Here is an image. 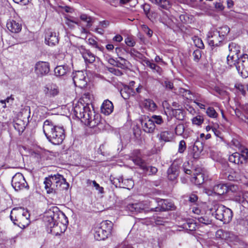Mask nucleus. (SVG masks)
<instances>
[{"label":"nucleus","mask_w":248,"mask_h":248,"mask_svg":"<svg viewBox=\"0 0 248 248\" xmlns=\"http://www.w3.org/2000/svg\"><path fill=\"white\" fill-rule=\"evenodd\" d=\"M73 112L75 116L84 124L95 128L96 132L105 129V121L101 119L98 114H95L93 110H91L88 106L78 102L74 106Z\"/></svg>","instance_id":"1"},{"label":"nucleus","mask_w":248,"mask_h":248,"mask_svg":"<svg viewBox=\"0 0 248 248\" xmlns=\"http://www.w3.org/2000/svg\"><path fill=\"white\" fill-rule=\"evenodd\" d=\"M64 218L65 222V215L60 212L57 207H53L49 209L44 217V221L46 226L50 229V232L56 236L60 235L63 233L67 229L66 224L60 221L61 218Z\"/></svg>","instance_id":"2"},{"label":"nucleus","mask_w":248,"mask_h":248,"mask_svg":"<svg viewBox=\"0 0 248 248\" xmlns=\"http://www.w3.org/2000/svg\"><path fill=\"white\" fill-rule=\"evenodd\" d=\"M43 128L46 138L53 144H60L65 138L63 127L55 125L51 120H46L44 122Z\"/></svg>","instance_id":"3"},{"label":"nucleus","mask_w":248,"mask_h":248,"mask_svg":"<svg viewBox=\"0 0 248 248\" xmlns=\"http://www.w3.org/2000/svg\"><path fill=\"white\" fill-rule=\"evenodd\" d=\"M165 200L156 199L153 201H145L138 203H130L127 209L133 213L163 211L162 209Z\"/></svg>","instance_id":"4"},{"label":"nucleus","mask_w":248,"mask_h":248,"mask_svg":"<svg viewBox=\"0 0 248 248\" xmlns=\"http://www.w3.org/2000/svg\"><path fill=\"white\" fill-rule=\"evenodd\" d=\"M215 212L213 213L215 217L224 223H229L233 216L232 211L230 208L222 204H217L214 206Z\"/></svg>","instance_id":"5"},{"label":"nucleus","mask_w":248,"mask_h":248,"mask_svg":"<svg viewBox=\"0 0 248 248\" xmlns=\"http://www.w3.org/2000/svg\"><path fill=\"white\" fill-rule=\"evenodd\" d=\"M238 73L243 78L248 77V55L244 54L237 58V62L234 63Z\"/></svg>","instance_id":"6"},{"label":"nucleus","mask_w":248,"mask_h":248,"mask_svg":"<svg viewBox=\"0 0 248 248\" xmlns=\"http://www.w3.org/2000/svg\"><path fill=\"white\" fill-rule=\"evenodd\" d=\"M72 78L75 85L80 88H85L88 82L87 73L83 71H78L73 73Z\"/></svg>","instance_id":"7"},{"label":"nucleus","mask_w":248,"mask_h":248,"mask_svg":"<svg viewBox=\"0 0 248 248\" xmlns=\"http://www.w3.org/2000/svg\"><path fill=\"white\" fill-rule=\"evenodd\" d=\"M50 71V65L47 62L39 61L36 63L34 72L38 77H42L47 75Z\"/></svg>","instance_id":"8"},{"label":"nucleus","mask_w":248,"mask_h":248,"mask_svg":"<svg viewBox=\"0 0 248 248\" xmlns=\"http://www.w3.org/2000/svg\"><path fill=\"white\" fill-rule=\"evenodd\" d=\"M12 185L16 191L26 188L28 186L24 176L20 173H17L13 177Z\"/></svg>","instance_id":"9"},{"label":"nucleus","mask_w":248,"mask_h":248,"mask_svg":"<svg viewBox=\"0 0 248 248\" xmlns=\"http://www.w3.org/2000/svg\"><path fill=\"white\" fill-rule=\"evenodd\" d=\"M242 154L235 152L229 157V160L230 162L235 164H242L248 158V149H244L241 150Z\"/></svg>","instance_id":"10"},{"label":"nucleus","mask_w":248,"mask_h":248,"mask_svg":"<svg viewBox=\"0 0 248 248\" xmlns=\"http://www.w3.org/2000/svg\"><path fill=\"white\" fill-rule=\"evenodd\" d=\"M207 40L209 45L211 46H219L223 41L222 38L216 30L208 32L207 35Z\"/></svg>","instance_id":"11"},{"label":"nucleus","mask_w":248,"mask_h":248,"mask_svg":"<svg viewBox=\"0 0 248 248\" xmlns=\"http://www.w3.org/2000/svg\"><path fill=\"white\" fill-rule=\"evenodd\" d=\"M140 123L143 130L146 133H153L155 128L153 121L150 116L143 115L140 119Z\"/></svg>","instance_id":"12"},{"label":"nucleus","mask_w":248,"mask_h":248,"mask_svg":"<svg viewBox=\"0 0 248 248\" xmlns=\"http://www.w3.org/2000/svg\"><path fill=\"white\" fill-rule=\"evenodd\" d=\"M55 180L56 178H54V175H51L45 179L44 184L45 185V188L47 193H56L57 192L58 189L56 183L57 181H55Z\"/></svg>","instance_id":"13"},{"label":"nucleus","mask_w":248,"mask_h":248,"mask_svg":"<svg viewBox=\"0 0 248 248\" xmlns=\"http://www.w3.org/2000/svg\"><path fill=\"white\" fill-rule=\"evenodd\" d=\"M78 50L81 54L86 63H91L95 61V55L90 50L81 46L78 47Z\"/></svg>","instance_id":"14"},{"label":"nucleus","mask_w":248,"mask_h":248,"mask_svg":"<svg viewBox=\"0 0 248 248\" xmlns=\"http://www.w3.org/2000/svg\"><path fill=\"white\" fill-rule=\"evenodd\" d=\"M59 35L58 33L51 31H48L45 34V43L50 46L57 45L59 42Z\"/></svg>","instance_id":"15"},{"label":"nucleus","mask_w":248,"mask_h":248,"mask_svg":"<svg viewBox=\"0 0 248 248\" xmlns=\"http://www.w3.org/2000/svg\"><path fill=\"white\" fill-rule=\"evenodd\" d=\"M43 92L46 96L53 97L59 94V89L56 84H48L44 87Z\"/></svg>","instance_id":"16"},{"label":"nucleus","mask_w":248,"mask_h":248,"mask_svg":"<svg viewBox=\"0 0 248 248\" xmlns=\"http://www.w3.org/2000/svg\"><path fill=\"white\" fill-rule=\"evenodd\" d=\"M54 178H56L55 181H57L56 186L57 189L60 190H67L69 187V184L66 182V179L63 176L58 173L54 174Z\"/></svg>","instance_id":"17"},{"label":"nucleus","mask_w":248,"mask_h":248,"mask_svg":"<svg viewBox=\"0 0 248 248\" xmlns=\"http://www.w3.org/2000/svg\"><path fill=\"white\" fill-rule=\"evenodd\" d=\"M207 178L205 177L204 174L200 170H196L193 173V176L191 178V181L196 185H201L206 182Z\"/></svg>","instance_id":"18"},{"label":"nucleus","mask_w":248,"mask_h":248,"mask_svg":"<svg viewBox=\"0 0 248 248\" xmlns=\"http://www.w3.org/2000/svg\"><path fill=\"white\" fill-rule=\"evenodd\" d=\"M229 50V58H240L239 54L240 53V46L235 43L232 42L229 44L228 46Z\"/></svg>","instance_id":"19"},{"label":"nucleus","mask_w":248,"mask_h":248,"mask_svg":"<svg viewBox=\"0 0 248 248\" xmlns=\"http://www.w3.org/2000/svg\"><path fill=\"white\" fill-rule=\"evenodd\" d=\"M7 29L13 33H18L22 29L21 24L14 19H9L7 22Z\"/></svg>","instance_id":"20"},{"label":"nucleus","mask_w":248,"mask_h":248,"mask_svg":"<svg viewBox=\"0 0 248 248\" xmlns=\"http://www.w3.org/2000/svg\"><path fill=\"white\" fill-rule=\"evenodd\" d=\"M174 18L172 16H170L166 12H163L162 15L160 16L159 21L164 25L171 28L173 27L174 24Z\"/></svg>","instance_id":"21"},{"label":"nucleus","mask_w":248,"mask_h":248,"mask_svg":"<svg viewBox=\"0 0 248 248\" xmlns=\"http://www.w3.org/2000/svg\"><path fill=\"white\" fill-rule=\"evenodd\" d=\"M114 107L112 103L109 100H105L101 107V112L106 115H109L113 110Z\"/></svg>","instance_id":"22"},{"label":"nucleus","mask_w":248,"mask_h":248,"mask_svg":"<svg viewBox=\"0 0 248 248\" xmlns=\"http://www.w3.org/2000/svg\"><path fill=\"white\" fill-rule=\"evenodd\" d=\"M152 3L156 4L159 9L169 10L171 7L169 0H149Z\"/></svg>","instance_id":"23"},{"label":"nucleus","mask_w":248,"mask_h":248,"mask_svg":"<svg viewBox=\"0 0 248 248\" xmlns=\"http://www.w3.org/2000/svg\"><path fill=\"white\" fill-rule=\"evenodd\" d=\"M142 106L147 110L154 111L157 108V105L154 101L150 99H145L141 103Z\"/></svg>","instance_id":"24"},{"label":"nucleus","mask_w":248,"mask_h":248,"mask_svg":"<svg viewBox=\"0 0 248 248\" xmlns=\"http://www.w3.org/2000/svg\"><path fill=\"white\" fill-rule=\"evenodd\" d=\"M227 184L220 183L215 185L213 188V192L218 195H223L227 192Z\"/></svg>","instance_id":"25"},{"label":"nucleus","mask_w":248,"mask_h":248,"mask_svg":"<svg viewBox=\"0 0 248 248\" xmlns=\"http://www.w3.org/2000/svg\"><path fill=\"white\" fill-rule=\"evenodd\" d=\"M94 236L97 240H104L108 236L105 231L102 229L99 226L95 228Z\"/></svg>","instance_id":"26"},{"label":"nucleus","mask_w":248,"mask_h":248,"mask_svg":"<svg viewBox=\"0 0 248 248\" xmlns=\"http://www.w3.org/2000/svg\"><path fill=\"white\" fill-rule=\"evenodd\" d=\"M168 178L170 181L175 180L178 175V169L176 166L171 165L168 170Z\"/></svg>","instance_id":"27"},{"label":"nucleus","mask_w":248,"mask_h":248,"mask_svg":"<svg viewBox=\"0 0 248 248\" xmlns=\"http://www.w3.org/2000/svg\"><path fill=\"white\" fill-rule=\"evenodd\" d=\"M113 223L109 220L103 221L100 224L99 226L103 229L109 236L111 232Z\"/></svg>","instance_id":"28"},{"label":"nucleus","mask_w":248,"mask_h":248,"mask_svg":"<svg viewBox=\"0 0 248 248\" xmlns=\"http://www.w3.org/2000/svg\"><path fill=\"white\" fill-rule=\"evenodd\" d=\"M68 71L69 68L67 65L57 66L54 69V73L57 77L64 76Z\"/></svg>","instance_id":"29"},{"label":"nucleus","mask_w":248,"mask_h":248,"mask_svg":"<svg viewBox=\"0 0 248 248\" xmlns=\"http://www.w3.org/2000/svg\"><path fill=\"white\" fill-rule=\"evenodd\" d=\"M157 137L160 140L163 141L164 142H169L172 140L173 134L171 132L165 131L161 132L158 135Z\"/></svg>","instance_id":"30"},{"label":"nucleus","mask_w":248,"mask_h":248,"mask_svg":"<svg viewBox=\"0 0 248 248\" xmlns=\"http://www.w3.org/2000/svg\"><path fill=\"white\" fill-rule=\"evenodd\" d=\"M119 59H120L122 61V62L115 61L113 59H110L109 60V62L110 64L117 66V67L120 68L121 69H124L127 66L126 63L127 61L124 58L120 56L119 57Z\"/></svg>","instance_id":"31"},{"label":"nucleus","mask_w":248,"mask_h":248,"mask_svg":"<svg viewBox=\"0 0 248 248\" xmlns=\"http://www.w3.org/2000/svg\"><path fill=\"white\" fill-rule=\"evenodd\" d=\"M144 62L146 63L147 66L149 67L152 70H153L154 72H156L160 75L162 74V69L160 66L157 65L155 63L151 62L148 59L144 60Z\"/></svg>","instance_id":"32"},{"label":"nucleus","mask_w":248,"mask_h":248,"mask_svg":"<svg viewBox=\"0 0 248 248\" xmlns=\"http://www.w3.org/2000/svg\"><path fill=\"white\" fill-rule=\"evenodd\" d=\"M133 162L136 165L139 166V167L142 169L143 171L148 170V168L146 163L140 157L136 156L132 159Z\"/></svg>","instance_id":"33"},{"label":"nucleus","mask_w":248,"mask_h":248,"mask_svg":"<svg viewBox=\"0 0 248 248\" xmlns=\"http://www.w3.org/2000/svg\"><path fill=\"white\" fill-rule=\"evenodd\" d=\"M134 186V182L131 179H124L122 178L121 185H119V187L130 189Z\"/></svg>","instance_id":"34"},{"label":"nucleus","mask_w":248,"mask_h":248,"mask_svg":"<svg viewBox=\"0 0 248 248\" xmlns=\"http://www.w3.org/2000/svg\"><path fill=\"white\" fill-rule=\"evenodd\" d=\"M196 223L194 222V221L192 219L187 220L185 223L183 224V228L190 231H194L196 230Z\"/></svg>","instance_id":"35"},{"label":"nucleus","mask_w":248,"mask_h":248,"mask_svg":"<svg viewBox=\"0 0 248 248\" xmlns=\"http://www.w3.org/2000/svg\"><path fill=\"white\" fill-rule=\"evenodd\" d=\"M219 34L220 37L224 40L225 37L229 33L230 31V28L226 25L218 28L216 30Z\"/></svg>","instance_id":"36"},{"label":"nucleus","mask_w":248,"mask_h":248,"mask_svg":"<svg viewBox=\"0 0 248 248\" xmlns=\"http://www.w3.org/2000/svg\"><path fill=\"white\" fill-rule=\"evenodd\" d=\"M172 114L174 117L179 120H183L185 117L183 111L180 108L172 109Z\"/></svg>","instance_id":"37"},{"label":"nucleus","mask_w":248,"mask_h":248,"mask_svg":"<svg viewBox=\"0 0 248 248\" xmlns=\"http://www.w3.org/2000/svg\"><path fill=\"white\" fill-rule=\"evenodd\" d=\"M131 56L136 60H145L146 58L140 52L136 51L135 49H131L129 52Z\"/></svg>","instance_id":"38"},{"label":"nucleus","mask_w":248,"mask_h":248,"mask_svg":"<svg viewBox=\"0 0 248 248\" xmlns=\"http://www.w3.org/2000/svg\"><path fill=\"white\" fill-rule=\"evenodd\" d=\"M88 43L93 47H95L98 49L100 51H103L104 48V47L97 43L94 39L93 38H89L88 39Z\"/></svg>","instance_id":"39"},{"label":"nucleus","mask_w":248,"mask_h":248,"mask_svg":"<svg viewBox=\"0 0 248 248\" xmlns=\"http://www.w3.org/2000/svg\"><path fill=\"white\" fill-rule=\"evenodd\" d=\"M87 184L88 186H90L92 184L93 186L95 187V189L98 191L99 193L102 194L104 193V188L102 186H100V185L97 183L95 181H92L90 179H88L87 180Z\"/></svg>","instance_id":"40"},{"label":"nucleus","mask_w":248,"mask_h":248,"mask_svg":"<svg viewBox=\"0 0 248 248\" xmlns=\"http://www.w3.org/2000/svg\"><path fill=\"white\" fill-rule=\"evenodd\" d=\"M159 82L166 89L172 90L174 88L173 82L167 78L160 80Z\"/></svg>","instance_id":"41"},{"label":"nucleus","mask_w":248,"mask_h":248,"mask_svg":"<svg viewBox=\"0 0 248 248\" xmlns=\"http://www.w3.org/2000/svg\"><path fill=\"white\" fill-rule=\"evenodd\" d=\"M150 117L151 120L153 121V123H154L155 125L156 124L161 125L164 123V120L163 119L161 116L153 115Z\"/></svg>","instance_id":"42"},{"label":"nucleus","mask_w":248,"mask_h":248,"mask_svg":"<svg viewBox=\"0 0 248 248\" xmlns=\"http://www.w3.org/2000/svg\"><path fill=\"white\" fill-rule=\"evenodd\" d=\"M14 211H17V214L20 216L22 215V217L23 219H26L27 220L28 219V218L30 217V215L29 214V212L27 210H25L24 208H19L17 209H14Z\"/></svg>","instance_id":"43"},{"label":"nucleus","mask_w":248,"mask_h":248,"mask_svg":"<svg viewBox=\"0 0 248 248\" xmlns=\"http://www.w3.org/2000/svg\"><path fill=\"white\" fill-rule=\"evenodd\" d=\"M179 94L187 99H191V93L190 91L180 88L179 90Z\"/></svg>","instance_id":"44"},{"label":"nucleus","mask_w":248,"mask_h":248,"mask_svg":"<svg viewBox=\"0 0 248 248\" xmlns=\"http://www.w3.org/2000/svg\"><path fill=\"white\" fill-rule=\"evenodd\" d=\"M197 219L199 223H202L204 225H209L211 223V220L207 216H197L194 217Z\"/></svg>","instance_id":"45"},{"label":"nucleus","mask_w":248,"mask_h":248,"mask_svg":"<svg viewBox=\"0 0 248 248\" xmlns=\"http://www.w3.org/2000/svg\"><path fill=\"white\" fill-rule=\"evenodd\" d=\"M206 113L208 116L212 118H217L218 116L217 113L214 108L211 107H208L207 108Z\"/></svg>","instance_id":"46"},{"label":"nucleus","mask_w":248,"mask_h":248,"mask_svg":"<svg viewBox=\"0 0 248 248\" xmlns=\"http://www.w3.org/2000/svg\"><path fill=\"white\" fill-rule=\"evenodd\" d=\"M239 202L243 204H248V191H245L242 192L241 197L239 198Z\"/></svg>","instance_id":"47"},{"label":"nucleus","mask_w":248,"mask_h":248,"mask_svg":"<svg viewBox=\"0 0 248 248\" xmlns=\"http://www.w3.org/2000/svg\"><path fill=\"white\" fill-rule=\"evenodd\" d=\"M65 24H66L70 28L73 29L75 27V24H78V20H73L68 18V17H65Z\"/></svg>","instance_id":"48"},{"label":"nucleus","mask_w":248,"mask_h":248,"mask_svg":"<svg viewBox=\"0 0 248 248\" xmlns=\"http://www.w3.org/2000/svg\"><path fill=\"white\" fill-rule=\"evenodd\" d=\"M235 87L243 95H245L246 93V89L248 90V84L244 85L241 83H237L235 85Z\"/></svg>","instance_id":"49"},{"label":"nucleus","mask_w":248,"mask_h":248,"mask_svg":"<svg viewBox=\"0 0 248 248\" xmlns=\"http://www.w3.org/2000/svg\"><path fill=\"white\" fill-rule=\"evenodd\" d=\"M203 149L202 143L200 141L197 140L193 145V150L201 153Z\"/></svg>","instance_id":"50"},{"label":"nucleus","mask_w":248,"mask_h":248,"mask_svg":"<svg viewBox=\"0 0 248 248\" xmlns=\"http://www.w3.org/2000/svg\"><path fill=\"white\" fill-rule=\"evenodd\" d=\"M194 43L195 46L201 49H203L204 47L202 39L200 38L195 37L193 39Z\"/></svg>","instance_id":"51"},{"label":"nucleus","mask_w":248,"mask_h":248,"mask_svg":"<svg viewBox=\"0 0 248 248\" xmlns=\"http://www.w3.org/2000/svg\"><path fill=\"white\" fill-rule=\"evenodd\" d=\"M193 60L196 62H198L202 57V51L200 49L195 50L192 54Z\"/></svg>","instance_id":"52"},{"label":"nucleus","mask_w":248,"mask_h":248,"mask_svg":"<svg viewBox=\"0 0 248 248\" xmlns=\"http://www.w3.org/2000/svg\"><path fill=\"white\" fill-rule=\"evenodd\" d=\"M227 192H232L233 193H235L237 192L239 190V187L237 185L232 184H230L227 185Z\"/></svg>","instance_id":"53"},{"label":"nucleus","mask_w":248,"mask_h":248,"mask_svg":"<svg viewBox=\"0 0 248 248\" xmlns=\"http://www.w3.org/2000/svg\"><path fill=\"white\" fill-rule=\"evenodd\" d=\"M192 122L194 124L200 125L203 122V119L201 116H197L192 119Z\"/></svg>","instance_id":"54"},{"label":"nucleus","mask_w":248,"mask_h":248,"mask_svg":"<svg viewBox=\"0 0 248 248\" xmlns=\"http://www.w3.org/2000/svg\"><path fill=\"white\" fill-rule=\"evenodd\" d=\"M184 130L185 126L183 124H179L175 127V133L178 135H181Z\"/></svg>","instance_id":"55"},{"label":"nucleus","mask_w":248,"mask_h":248,"mask_svg":"<svg viewBox=\"0 0 248 248\" xmlns=\"http://www.w3.org/2000/svg\"><path fill=\"white\" fill-rule=\"evenodd\" d=\"M186 148V142L184 140H181L179 143L178 152L183 153Z\"/></svg>","instance_id":"56"},{"label":"nucleus","mask_w":248,"mask_h":248,"mask_svg":"<svg viewBox=\"0 0 248 248\" xmlns=\"http://www.w3.org/2000/svg\"><path fill=\"white\" fill-rule=\"evenodd\" d=\"M14 99L13 95H11L10 96L7 97L6 99L4 100H1L0 101V103L1 104L7 103L8 105H11L13 103Z\"/></svg>","instance_id":"57"},{"label":"nucleus","mask_w":248,"mask_h":248,"mask_svg":"<svg viewBox=\"0 0 248 248\" xmlns=\"http://www.w3.org/2000/svg\"><path fill=\"white\" fill-rule=\"evenodd\" d=\"M131 91V89H124L123 90H122L121 91V94L123 98H124V99H127L129 97V93Z\"/></svg>","instance_id":"58"},{"label":"nucleus","mask_w":248,"mask_h":248,"mask_svg":"<svg viewBox=\"0 0 248 248\" xmlns=\"http://www.w3.org/2000/svg\"><path fill=\"white\" fill-rule=\"evenodd\" d=\"M163 205L164 206H163L162 207L163 211L170 210L173 206L171 202H169L168 200H165V202Z\"/></svg>","instance_id":"59"},{"label":"nucleus","mask_w":248,"mask_h":248,"mask_svg":"<svg viewBox=\"0 0 248 248\" xmlns=\"http://www.w3.org/2000/svg\"><path fill=\"white\" fill-rule=\"evenodd\" d=\"M125 43L128 46H134L136 44V42L131 37L126 38L125 39Z\"/></svg>","instance_id":"60"},{"label":"nucleus","mask_w":248,"mask_h":248,"mask_svg":"<svg viewBox=\"0 0 248 248\" xmlns=\"http://www.w3.org/2000/svg\"><path fill=\"white\" fill-rule=\"evenodd\" d=\"M148 170L144 171L145 172L148 173L149 175H152L156 173L157 171V169L155 167L148 166Z\"/></svg>","instance_id":"61"},{"label":"nucleus","mask_w":248,"mask_h":248,"mask_svg":"<svg viewBox=\"0 0 248 248\" xmlns=\"http://www.w3.org/2000/svg\"><path fill=\"white\" fill-rule=\"evenodd\" d=\"M218 125H214L212 128V131L214 132V134L217 137L222 139L221 137V132L220 130H219L217 128L218 127Z\"/></svg>","instance_id":"62"},{"label":"nucleus","mask_w":248,"mask_h":248,"mask_svg":"<svg viewBox=\"0 0 248 248\" xmlns=\"http://www.w3.org/2000/svg\"><path fill=\"white\" fill-rule=\"evenodd\" d=\"M228 179L230 181H238L239 179V177L238 174H235V172H234V174H229L228 176Z\"/></svg>","instance_id":"63"},{"label":"nucleus","mask_w":248,"mask_h":248,"mask_svg":"<svg viewBox=\"0 0 248 248\" xmlns=\"http://www.w3.org/2000/svg\"><path fill=\"white\" fill-rule=\"evenodd\" d=\"M142 29L149 37H151L152 36L153 31L148 28L147 26L143 25L142 26Z\"/></svg>","instance_id":"64"}]
</instances>
